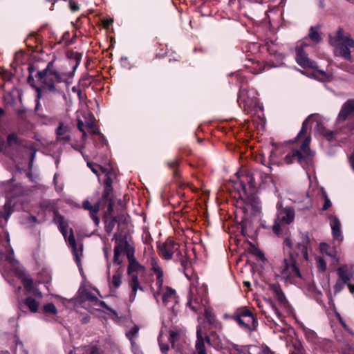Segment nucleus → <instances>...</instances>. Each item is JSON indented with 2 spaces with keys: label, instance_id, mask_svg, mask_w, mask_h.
<instances>
[{
  "label": "nucleus",
  "instance_id": "f8f14e48",
  "mask_svg": "<svg viewBox=\"0 0 354 354\" xmlns=\"http://www.w3.org/2000/svg\"><path fill=\"white\" fill-rule=\"evenodd\" d=\"M197 281H192L190 285V298L187 303V305L191 309L197 313L202 308V306H204L203 301H205V288H201L198 290L197 288Z\"/></svg>",
  "mask_w": 354,
  "mask_h": 354
},
{
  "label": "nucleus",
  "instance_id": "338daca9",
  "mask_svg": "<svg viewBox=\"0 0 354 354\" xmlns=\"http://www.w3.org/2000/svg\"><path fill=\"white\" fill-rule=\"evenodd\" d=\"M245 286H249L250 285V282L245 281L244 282Z\"/></svg>",
  "mask_w": 354,
  "mask_h": 354
},
{
  "label": "nucleus",
  "instance_id": "0eeeda50",
  "mask_svg": "<svg viewBox=\"0 0 354 354\" xmlns=\"http://www.w3.org/2000/svg\"><path fill=\"white\" fill-rule=\"evenodd\" d=\"M329 43L334 47V54L346 60H351V53L354 51V40L349 35L344 34V29L339 27L329 35Z\"/></svg>",
  "mask_w": 354,
  "mask_h": 354
},
{
  "label": "nucleus",
  "instance_id": "4c0bfd02",
  "mask_svg": "<svg viewBox=\"0 0 354 354\" xmlns=\"http://www.w3.org/2000/svg\"><path fill=\"white\" fill-rule=\"evenodd\" d=\"M86 354H102V352L97 346H92L86 348Z\"/></svg>",
  "mask_w": 354,
  "mask_h": 354
},
{
  "label": "nucleus",
  "instance_id": "bf43d9fd",
  "mask_svg": "<svg viewBox=\"0 0 354 354\" xmlns=\"http://www.w3.org/2000/svg\"><path fill=\"white\" fill-rule=\"evenodd\" d=\"M350 161H351V166L354 170V154H353L351 156Z\"/></svg>",
  "mask_w": 354,
  "mask_h": 354
},
{
  "label": "nucleus",
  "instance_id": "2eb2a0df",
  "mask_svg": "<svg viewBox=\"0 0 354 354\" xmlns=\"http://www.w3.org/2000/svg\"><path fill=\"white\" fill-rule=\"evenodd\" d=\"M179 336L180 334L178 330H170L168 335L162 330L158 338L161 352L163 354H167V351H169V345L166 342L169 341L171 346L174 347L175 342L178 339Z\"/></svg>",
  "mask_w": 354,
  "mask_h": 354
},
{
  "label": "nucleus",
  "instance_id": "864d4df0",
  "mask_svg": "<svg viewBox=\"0 0 354 354\" xmlns=\"http://www.w3.org/2000/svg\"><path fill=\"white\" fill-rule=\"evenodd\" d=\"M83 126L84 123L81 120H78L77 121V129L80 130V131H83Z\"/></svg>",
  "mask_w": 354,
  "mask_h": 354
},
{
  "label": "nucleus",
  "instance_id": "bb28decb",
  "mask_svg": "<svg viewBox=\"0 0 354 354\" xmlns=\"http://www.w3.org/2000/svg\"><path fill=\"white\" fill-rule=\"evenodd\" d=\"M122 272L118 269V270L114 273L112 278H109V285L111 288H118L121 283H122Z\"/></svg>",
  "mask_w": 354,
  "mask_h": 354
},
{
  "label": "nucleus",
  "instance_id": "dca6fc26",
  "mask_svg": "<svg viewBox=\"0 0 354 354\" xmlns=\"http://www.w3.org/2000/svg\"><path fill=\"white\" fill-rule=\"evenodd\" d=\"M354 117V100H348L341 108L337 118V123L339 124L346 120Z\"/></svg>",
  "mask_w": 354,
  "mask_h": 354
},
{
  "label": "nucleus",
  "instance_id": "3c124183",
  "mask_svg": "<svg viewBox=\"0 0 354 354\" xmlns=\"http://www.w3.org/2000/svg\"><path fill=\"white\" fill-rule=\"evenodd\" d=\"M295 348L297 349V353H291L290 354H303L304 348L301 346L299 345L297 346H295Z\"/></svg>",
  "mask_w": 354,
  "mask_h": 354
},
{
  "label": "nucleus",
  "instance_id": "b1692460",
  "mask_svg": "<svg viewBox=\"0 0 354 354\" xmlns=\"http://www.w3.org/2000/svg\"><path fill=\"white\" fill-rule=\"evenodd\" d=\"M12 212L13 210L10 203H6L3 209L0 210V227L6 225Z\"/></svg>",
  "mask_w": 354,
  "mask_h": 354
},
{
  "label": "nucleus",
  "instance_id": "7c9ffc66",
  "mask_svg": "<svg viewBox=\"0 0 354 354\" xmlns=\"http://www.w3.org/2000/svg\"><path fill=\"white\" fill-rule=\"evenodd\" d=\"M87 165L88 166V167L92 170V171L96 174L98 177L100 176V173H105L106 172V168H104L103 167H101L98 165H95V164H93L90 162H87Z\"/></svg>",
  "mask_w": 354,
  "mask_h": 354
},
{
  "label": "nucleus",
  "instance_id": "de8ad7c7",
  "mask_svg": "<svg viewBox=\"0 0 354 354\" xmlns=\"http://www.w3.org/2000/svg\"><path fill=\"white\" fill-rule=\"evenodd\" d=\"M138 328H137L136 327H134L133 328H132L127 334V335L131 338V336L133 337L135 335H136V334L138 333Z\"/></svg>",
  "mask_w": 354,
  "mask_h": 354
},
{
  "label": "nucleus",
  "instance_id": "39448f33",
  "mask_svg": "<svg viewBox=\"0 0 354 354\" xmlns=\"http://www.w3.org/2000/svg\"><path fill=\"white\" fill-rule=\"evenodd\" d=\"M321 40L322 37L319 32V28L317 27H311L309 30L308 36L304 38L300 45L296 47V60L297 64L301 67L315 70L314 75L319 77L322 80H324L328 78L327 74L324 71L317 70V64L308 57L304 50L305 47L316 45L320 42Z\"/></svg>",
  "mask_w": 354,
  "mask_h": 354
},
{
  "label": "nucleus",
  "instance_id": "7ed1b4c3",
  "mask_svg": "<svg viewBox=\"0 0 354 354\" xmlns=\"http://www.w3.org/2000/svg\"><path fill=\"white\" fill-rule=\"evenodd\" d=\"M150 270L156 275V281L151 286V291L157 304H162L168 310L176 313L178 311V298L176 290L167 286L163 285V271L156 259L150 260Z\"/></svg>",
  "mask_w": 354,
  "mask_h": 354
},
{
  "label": "nucleus",
  "instance_id": "58836bf2",
  "mask_svg": "<svg viewBox=\"0 0 354 354\" xmlns=\"http://www.w3.org/2000/svg\"><path fill=\"white\" fill-rule=\"evenodd\" d=\"M15 354H28V352L24 350V345L21 343L17 344Z\"/></svg>",
  "mask_w": 354,
  "mask_h": 354
},
{
  "label": "nucleus",
  "instance_id": "9d476101",
  "mask_svg": "<svg viewBox=\"0 0 354 354\" xmlns=\"http://www.w3.org/2000/svg\"><path fill=\"white\" fill-rule=\"evenodd\" d=\"M159 254L166 260L174 258L181 262L183 267H185L187 260L185 258V251L181 250L180 245L171 238L167 239L164 243H160L158 246Z\"/></svg>",
  "mask_w": 354,
  "mask_h": 354
},
{
  "label": "nucleus",
  "instance_id": "e2e57ef3",
  "mask_svg": "<svg viewBox=\"0 0 354 354\" xmlns=\"http://www.w3.org/2000/svg\"><path fill=\"white\" fill-rule=\"evenodd\" d=\"M82 133V138L84 140L86 137V133L84 130L83 131H81Z\"/></svg>",
  "mask_w": 354,
  "mask_h": 354
},
{
  "label": "nucleus",
  "instance_id": "a18cd8bd",
  "mask_svg": "<svg viewBox=\"0 0 354 354\" xmlns=\"http://www.w3.org/2000/svg\"><path fill=\"white\" fill-rule=\"evenodd\" d=\"M253 203H254V205L252 204V206L254 208V211L256 212H259L260 211V206H259V201L257 200H256L255 198H254Z\"/></svg>",
  "mask_w": 354,
  "mask_h": 354
},
{
  "label": "nucleus",
  "instance_id": "473e14b6",
  "mask_svg": "<svg viewBox=\"0 0 354 354\" xmlns=\"http://www.w3.org/2000/svg\"><path fill=\"white\" fill-rule=\"evenodd\" d=\"M43 311L44 313L56 315L57 313V308L53 303H48L43 307Z\"/></svg>",
  "mask_w": 354,
  "mask_h": 354
},
{
  "label": "nucleus",
  "instance_id": "20e7f679",
  "mask_svg": "<svg viewBox=\"0 0 354 354\" xmlns=\"http://www.w3.org/2000/svg\"><path fill=\"white\" fill-rule=\"evenodd\" d=\"M35 77L39 86H32L36 90L37 100L46 93H59L57 84L63 81V75L55 69L53 62H48L44 69L37 71Z\"/></svg>",
  "mask_w": 354,
  "mask_h": 354
},
{
  "label": "nucleus",
  "instance_id": "ddd939ff",
  "mask_svg": "<svg viewBox=\"0 0 354 354\" xmlns=\"http://www.w3.org/2000/svg\"><path fill=\"white\" fill-rule=\"evenodd\" d=\"M233 319L244 330H254L258 325L257 320L247 308H241L233 316Z\"/></svg>",
  "mask_w": 354,
  "mask_h": 354
},
{
  "label": "nucleus",
  "instance_id": "aec40b11",
  "mask_svg": "<svg viewBox=\"0 0 354 354\" xmlns=\"http://www.w3.org/2000/svg\"><path fill=\"white\" fill-rule=\"evenodd\" d=\"M116 249L118 250V252L120 254L122 252L126 253L129 261L133 259L132 257L133 256L134 249L126 240H120L118 241L116 245L114 248V250Z\"/></svg>",
  "mask_w": 354,
  "mask_h": 354
},
{
  "label": "nucleus",
  "instance_id": "09e8293b",
  "mask_svg": "<svg viewBox=\"0 0 354 354\" xmlns=\"http://www.w3.org/2000/svg\"><path fill=\"white\" fill-rule=\"evenodd\" d=\"M69 5L71 9L74 12L77 11L80 9L79 6L73 1H70Z\"/></svg>",
  "mask_w": 354,
  "mask_h": 354
},
{
  "label": "nucleus",
  "instance_id": "f257e3e1",
  "mask_svg": "<svg viewBox=\"0 0 354 354\" xmlns=\"http://www.w3.org/2000/svg\"><path fill=\"white\" fill-rule=\"evenodd\" d=\"M309 239L308 236H302L301 240L295 245L292 240L287 237L283 241L284 259L281 265L276 268L275 273L286 281L290 283L301 278V274L297 266L298 260H308V246Z\"/></svg>",
  "mask_w": 354,
  "mask_h": 354
},
{
  "label": "nucleus",
  "instance_id": "c756f323",
  "mask_svg": "<svg viewBox=\"0 0 354 354\" xmlns=\"http://www.w3.org/2000/svg\"><path fill=\"white\" fill-rule=\"evenodd\" d=\"M7 145L9 147H15L21 145V140L15 133H11L8 136Z\"/></svg>",
  "mask_w": 354,
  "mask_h": 354
},
{
  "label": "nucleus",
  "instance_id": "5701e85b",
  "mask_svg": "<svg viewBox=\"0 0 354 354\" xmlns=\"http://www.w3.org/2000/svg\"><path fill=\"white\" fill-rule=\"evenodd\" d=\"M86 301L88 302V304L91 306V308L93 310H100L101 308L106 306V304L104 301L99 300L95 296L90 293H87L86 295L85 303Z\"/></svg>",
  "mask_w": 354,
  "mask_h": 354
},
{
  "label": "nucleus",
  "instance_id": "4be33fe9",
  "mask_svg": "<svg viewBox=\"0 0 354 354\" xmlns=\"http://www.w3.org/2000/svg\"><path fill=\"white\" fill-rule=\"evenodd\" d=\"M197 339L195 344V351L194 354H207L204 339L202 335L201 327L198 326L196 330Z\"/></svg>",
  "mask_w": 354,
  "mask_h": 354
},
{
  "label": "nucleus",
  "instance_id": "4468645a",
  "mask_svg": "<svg viewBox=\"0 0 354 354\" xmlns=\"http://www.w3.org/2000/svg\"><path fill=\"white\" fill-rule=\"evenodd\" d=\"M270 171L269 169L268 171L255 169L251 174L247 176V181L249 187L254 189L257 185L263 187L269 185L272 182Z\"/></svg>",
  "mask_w": 354,
  "mask_h": 354
},
{
  "label": "nucleus",
  "instance_id": "603ef678",
  "mask_svg": "<svg viewBox=\"0 0 354 354\" xmlns=\"http://www.w3.org/2000/svg\"><path fill=\"white\" fill-rule=\"evenodd\" d=\"M86 126L90 128L93 133H97V131L92 123H87Z\"/></svg>",
  "mask_w": 354,
  "mask_h": 354
},
{
  "label": "nucleus",
  "instance_id": "6e6552de",
  "mask_svg": "<svg viewBox=\"0 0 354 354\" xmlns=\"http://www.w3.org/2000/svg\"><path fill=\"white\" fill-rule=\"evenodd\" d=\"M54 221L58 225V227L61 233L64 236L65 240L68 242V245L72 248V252L74 256L75 261L77 264L79 268H80L82 266L81 257L82 255L83 251L82 245L80 244L79 246L77 245L72 230H71L70 235L68 236V237H67L68 224L62 216L58 214H55Z\"/></svg>",
  "mask_w": 354,
  "mask_h": 354
},
{
  "label": "nucleus",
  "instance_id": "6ab92c4d",
  "mask_svg": "<svg viewBox=\"0 0 354 354\" xmlns=\"http://www.w3.org/2000/svg\"><path fill=\"white\" fill-rule=\"evenodd\" d=\"M269 289L278 301L279 305L283 307H286L288 301L281 287L278 284L273 283L270 285Z\"/></svg>",
  "mask_w": 354,
  "mask_h": 354
},
{
  "label": "nucleus",
  "instance_id": "9b49d317",
  "mask_svg": "<svg viewBox=\"0 0 354 354\" xmlns=\"http://www.w3.org/2000/svg\"><path fill=\"white\" fill-rule=\"evenodd\" d=\"M128 274L130 277L129 286L131 288L129 300L133 301L136 297L137 290H142L138 278L145 274V268L135 259L131 260L128 266Z\"/></svg>",
  "mask_w": 354,
  "mask_h": 354
},
{
  "label": "nucleus",
  "instance_id": "69168bd1",
  "mask_svg": "<svg viewBox=\"0 0 354 354\" xmlns=\"http://www.w3.org/2000/svg\"><path fill=\"white\" fill-rule=\"evenodd\" d=\"M4 114V111L2 109L0 108V118Z\"/></svg>",
  "mask_w": 354,
  "mask_h": 354
},
{
  "label": "nucleus",
  "instance_id": "f03ea898",
  "mask_svg": "<svg viewBox=\"0 0 354 354\" xmlns=\"http://www.w3.org/2000/svg\"><path fill=\"white\" fill-rule=\"evenodd\" d=\"M313 117V115H311L304 121L301 129L294 140L286 142L284 146L277 149L278 151L285 154L283 161L286 164L289 165L297 161L305 169L312 165V157L314 153L309 148L310 136L307 133L309 128L308 123Z\"/></svg>",
  "mask_w": 354,
  "mask_h": 354
},
{
  "label": "nucleus",
  "instance_id": "393cba45",
  "mask_svg": "<svg viewBox=\"0 0 354 354\" xmlns=\"http://www.w3.org/2000/svg\"><path fill=\"white\" fill-rule=\"evenodd\" d=\"M207 343L216 350H220L223 348V343L220 337L215 333H212L209 336L207 337Z\"/></svg>",
  "mask_w": 354,
  "mask_h": 354
},
{
  "label": "nucleus",
  "instance_id": "a211bd4d",
  "mask_svg": "<svg viewBox=\"0 0 354 354\" xmlns=\"http://www.w3.org/2000/svg\"><path fill=\"white\" fill-rule=\"evenodd\" d=\"M339 279L344 283H347L354 277V266L345 265L339 267L337 270Z\"/></svg>",
  "mask_w": 354,
  "mask_h": 354
},
{
  "label": "nucleus",
  "instance_id": "6e6d98bb",
  "mask_svg": "<svg viewBox=\"0 0 354 354\" xmlns=\"http://www.w3.org/2000/svg\"><path fill=\"white\" fill-rule=\"evenodd\" d=\"M178 161L177 160H173L171 161V162L169 163V166L171 167V168H176L178 166Z\"/></svg>",
  "mask_w": 354,
  "mask_h": 354
},
{
  "label": "nucleus",
  "instance_id": "c9c22d12",
  "mask_svg": "<svg viewBox=\"0 0 354 354\" xmlns=\"http://www.w3.org/2000/svg\"><path fill=\"white\" fill-rule=\"evenodd\" d=\"M115 219L113 218L109 221H106L105 229L106 232L110 233L112 232L115 227Z\"/></svg>",
  "mask_w": 354,
  "mask_h": 354
},
{
  "label": "nucleus",
  "instance_id": "423d86ee",
  "mask_svg": "<svg viewBox=\"0 0 354 354\" xmlns=\"http://www.w3.org/2000/svg\"><path fill=\"white\" fill-rule=\"evenodd\" d=\"M0 240L3 245V242L5 241L7 245L10 248V251L6 256V260L10 264L16 275L21 279L26 290L28 293H33L39 298H41V293L34 288L32 280L24 273L18 261L14 258V251L10 245V236L8 232L6 231L3 232L0 234Z\"/></svg>",
  "mask_w": 354,
  "mask_h": 354
},
{
  "label": "nucleus",
  "instance_id": "4d7b16f0",
  "mask_svg": "<svg viewBox=\"0 0 354 354\" xmlns=\"http://www.w3.org/2000/svg\"><path fill=\"white\" fill-rule=\"evenodd\" d=\"M346 284H347V286H348V289H349L350 292H351L352 294H353V293H354V285H353V284H351V283H349L348 282V283H346Z\"/></svg>",
  "mask_w": 354,
  "mask_h": 354
},
{
  "label": "nucleus",
  "instance_id": "79ce46f5",
  "mask_svg": "<svg viewBox=\"0 0 354 354\" xmlns=\"http://www.w3.org/2000/svg\"><path fill=\"white\" fill-rule=\"evenodd\" d=\"M120 254L118 252V250H114V257H113V262L118 265L121 263V261L120 259Z\"/></svg>",
  "mask_w": 354,
  "mask_h": 354
},
{
  "label": "nucleus",
  "instance_id": "8fccbe9b",
  "mask_svg": "<svg viewBox=\"0 0 354 354\" xmlns=\"http://www.w3.org/2000/svg\"><path fill=\"white\" fill-rule=\"evenodd\" d=\"M111 191V187H109L108 188V186H105L104 191V193H103V198H108Z\"/></svg>",
  "mask_w": 354,
  "mask_h": 354
},
{
  "label": "nucleus",
  "instance_id": "e433bc0d",
  "mask_svg": "<svg viewBox=\"0 0 354 354\" xmlns=\"http://www.w3.org/2000/svg\"><path fill=\"white\" fill-rule=\"evenodd\" d=\"M322 134L329 141L333 140L335 138L334 133L333 131L326 130L325 129L322 130Z\"/></svg>",
  "mask_w": 354,
  "mask_h": 354
},
{
  "label": "nucleus",
  "instance_id": "5fc2aeb1",
  "mask_svg": "<svg viewBox=\"0 0 354 354\" xmlns=\"http://www.w3.org/2000/svg\"><path fill=\"white\" fill-rule=\"evenodd\" d=\"M255 254H256L258 257H259L261 259H264V254H263V253L261 251H260V250H257L255 251Z\"/></svg>",
  "mask_w": 354,
  "mask_h": 354
},
{
  "label": "nucleus",
  "instance_id": "f3484780",
  "mask_svg": "<svg viewBox=\"0 0 354 354\" xmlns=\"http://www.w3.org/2000/svg\"><path fill=\"white\" fill-rule=\"evenodd\" d=\"M330 225L334 240L338 242H342L344 239V236L342 231L340 221L336 216H331L330 217Z\"/></svg>",
  "mask_w": 354,
  "mask_h": 354
},
{
  "label": "nucleus",
  "instance_id": "1a4fd4ad",
  "mask_svg": "<svg viewBox=\"0 0 354 354\" xmlns=\"http://www.w3.org/2000/svg\"><path fill=\"white\" fill-rule=\"evenodd\" d=\"M278 206L277 217L272 230L277 235H281L288 231V225L293 223L295 217V209L289 206Z\"/></svg>",
  "mask_w": 354,
  "mask_h": 354
},
{
  "label": "nucleus",
  "instance_id": "13d9d810",
  "mask_svg": "<svg viewBox=\"0 0 354 354\" xmlns=\"http://www.w3.org/2000/svg\"><path fill=\"white\" fill-rule=\"evenodd\" d=\"M35 153L36 151H34L32 153V155H31V157H30V162H29V165H32V162H33V160H34V158H35Z\"/></svg>",
  "mask_w": 354,
  "mask_h": 354
},
{
  "label": "nucleus",
  "instance_id": "ea45409f",
  "mask_svg": "<svg viewBox=\"0 0 354 354\" xmlns=\"http://www.w3.org/2000/svg\"><path fill=\"white\" fill-rule=\"evenodd\" d=\"M317 267L319 270L322 272H324L326 269V263L322 258H319L317 259Z\"/></svg>",
  "mask_w": 354,
  "mask_h": 354
},
{
  "label": "nucleus",
  "instance_id": "49530a36",
  "mask_svg": "<svg viewBox=\"0 0 354 354\" xmlns=\"http://www.w3.org/2000/svg\"><path fill=\"white\" fill-rule=\"evenodd\" d=\"M244 93H245V91L243 89H241L240 93L238 97V101L248 104V102H246L245 100L243 98Z\"/></svg>",
  "mask_w": 354,
  "mask_h": 354
},
{
  "label": "nucleus",
  "instance_id": "c85d7f7f",
  "mask_svg": "<svg viewBox=\"0 0 354 354\" xmlns=\"http://www.w3.org/2000/svg\"><path fill=\"white\" fill-rule=\"evenodd\" d=\"M24 304L32 313H36L39 307V302H37L35 299L32 298L31 297H28L25 299Z\"/></svg>",
  "mask_w": 354,
  "mask_h": 354
},
{
  "label": "nucleus",
  "instance_id": "052dcab7",
  "mask_svg": "<svg viewBox=\"0 0 354 354\" xmlns=\"http://www.w3.org/2000/svg\"><path fill=\"white\" fill-rule=\"evenodd\" d=\"M112 207H113V204H112V203H111V202H110V203H109V205H108V210H109V212H111V211L112 210Z\"/></svg>",
  "mask_w": 354,
  "mask_h": 354
},
{
  "label": "nucleus",
  "instance_id": "0e129e2a",
  "mask_svg": "<svg viewBox=\"0 0 354 354\" xmlns=\"http://www.w3.org/2000/svg\"><path fill=\"white\" fill-rule=\"evenodd\" d=\"M33 80V78L31 76H29L28 78V82L30 84L31 81Z\"/></svg>",
  "mask_w": 354,
  "mask_h": 354
},
{
  "label": "nucleus",
  "instance_id": "2f4dec72",
  "mask_svg": "<svg viewBox=\"0 0 354 354\" xmlns=\"http://www.w3.org/2000/svg\"><path fill=\"white\" fill-rule=\"evenodd\" d=\"M204 315L206 320L209 324L213 325L215 324V317L210 308H205Z\"/></svg>",
  "mask_w": 354,
  "mask_h": 354
},
{
  "label": "nucleus",
  "instance_id": "680f3d73",
  "mask_svg": "<svg viewBox=\"0 0 354 354\" xmlns=\"http://www.w3.org/2000/svg\"><path fill=\"white\" fill-rule=\"evenodd\" d=\"M266 317L267 318L268 321H269V322H273L274 324H277L276 321H275V320H274L272 318H270V317H269L266 316Z\"/></svg>",
  "mask_w": 354,
  "mask_h": 354
},
{
  "label": "nucleus",
  "instance_id": "c03bdc74",
  "mask_svg": "<svg viewBox=\"0 0 354 354\" xmlns=\"http://www.w3.org/2000/svg\"><path fill=\"white\" fill-rule=\"evenodd\" d=\"M270 304L272 306V310L273 312L274 313L275 315L277 316V317L278 318L279 320L280 321H282L281 319V313H279V311L277 310V308H276L275 306H274L272 302H270Z\"/></svg>",
  "mask_w": 354,
  "mask_h": 354
},
{
  "label": "nucleus",
  "instance_id": "a19ab883",
  "mask_svg": "<svg viewBox=\"0 0 354 354\" xmlns=\"http://www.w3.org/2000/svg\"><path fill=\"white\" fill-rule=\"evenodd\" d=\"M347 283H344L342 281H341L339 279L334 286V290L335 292H337L341 291L343 288L345 284Z\"/></svg>",
  "mask_w": 354,
  "mask_h": 354
},
{
  "label": "nucleus",
  "instance_id": "37998d69",
  "mask_svg": "<svg viewBox=\"0 0 354 354\" xmlns=\"http://www.w3.org/2000/svg\"><path fill=\"white\" fill-rule=\"evenodd\" d=\"M310 207H311V201L308 197H307L306 199L304 205L303 207H301L300 209H303V210L308 209Z\"/></svg>",
  "mask_w": 354,
  "mask_h": 354
},
{
  "label": "nucleus",
  "instance_id": "f704fd0d",
  "mask_svg": "<svg viewBox=\"0 0 354 354\" xmlns=\"http://www.w3.org/2000/svg\"><path fill=\"white\" fill-rule=\"evenodd\" d=\"M321 192L325 198V203L322 207V210L325 211L330 207L331 202H330V199L328 198L326 192L322 189H321Z\"/></svg>",
  "mask_w": 354,
  "mask_h": 354
},
{
  "label": "nucleus",
  "instance_id": "a878e982",
  "mask_svg": "<svg viewBox=\"0 0 354 354\" xmlns=\"http://www.w3.org/2000/svg\"><path fill=\"white\" fill-rule=\"evenodd\" d=\"M68 128L63 123H60L58 128L57 129V139L64 142H68L70 140V136L66 135L68 132Z\"/></svg>",
  "mask_w": 354,
  "mask_h": 354
},
{
  "label": "nucleus",
  "instance_id": "cd10ccee",
  "mask_svg": "<svg viewBox=\"0 0 354 354\" xmlns=\"http://www.w3.org/2000/svg\"><path fill=\"white\" fill-rule=\"evenodd\" d=\"M320 250L322 253L326 254L327 256L334 259L336 257V250L325 243H321Z\"/></svg>",
  "mask_w": 354,
  "mask_h": 354
},
{
  "label": "nucleus",
  "instance_id": "412c9836",
  "mask_svg": "<svg viewBox=\"0 0 354 354\" xmlns=\"http://www.w3.org/2000/svg\"><path fill=\"white\" fill-rule=\"evenodd\" d=\"M82 207L87 210L90 211V215L95 225H98L100 219L97 216V213L100 210V203H95L92 205L88 201H85L82 203Z\"/></svg>",
  "mask_w": 354,
  "mask_h": 354
},
{
  "label": "nucleus",
  "instance_id": "774afa93",
  "mask_svg": "<svg viewBox=\"0 0 354 354\" xmlns=\"http://www.w3.org/2000/svg\"><path fill=\"white\" fill-rule=\"evenodd\" d=\"M68 354H74L72 351H71Z\"/></svg>",
  "mask_w": 354,
  "mask_h": 354
},
{
  "label": "nucleus",
  "instance_id": "72a5a7b5",
  "mask_svg": "<svg viewBox=\"0 0 354 354\" xmlns=\"http://www.w3.org/2000/svg\"><path fill=\"white\" fill-rule=\"evenodd\" d=\"M103 174H104L106 177L104 180L105 186H108V188L111 187L112 176L114 175V174L107 169L106 172L103 173Z\"/></svg>",
  "mask_w": 354,
  "mask_h": 354
}]
</instances>
